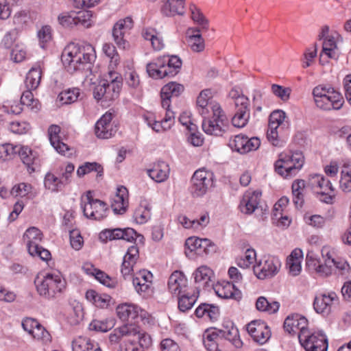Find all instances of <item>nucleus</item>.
Listing matches in <instances>:
<instances>
[{"mask_svg": "<svg viewBox=\"0 0 351 351\" xmlns=\"http://www.w3.org/2000/svg\"><path fill=\"white\" fill-rule=\"evenodd\" d=\"M307 319L299 315L291 314L287 317V332L291 335H296L298 339L302 338V334L307 331Z\"/></svg>", "mask_w": 351, "mask_h": 351, "instance_id": "nucleus-19", "label": "nucleus"}, {"mask_svg": "<svg viewBox=\"0 0 351 351\" xmlns=\"http://www.w3.org/2000/svg\"><path fill=\"white\" fill-rule=\"evenodd\" d=\"M44 184L46 189L52 192L61 191L65 186L60 178L51 173H47L45 177Z\"/></svg>", "mask_w": 351, "mask_h": 351, "instance_id": "nucleus-44", "label": "nucleus"}, {"mask_svg": "<svg viewBox=\"0 0 351 351\" xmlns=\"http://www.w3.org/2000/svg\"><path fill=\"white\" fill-rule=\"evenodd\" d=\"M33 89H27L23 91L21 97V103L23 105H26L29 107L32 110L37 111L40 108V103L38 100L34 98V95L32 93Z\"/></svg>", "mask_w": 351, "mask_h": 351, "instance_id": "nucleus-53", "label": "nucleus"}, {"mask_svg": "<svg viewBox=\"0 0 351 351\" xmlns=\"http://www.w3.org/2000/svg\"><path fill=\"white\" fill-rule=\"evenodd\" d=\"M184 91V86L176 82H169L165 85L160 93L162 97H178Z\"/></svg>", "mask_w": 351, "mask_h": 351, "instance_id": "nucleus-47", "label": "nucleus"}, {"mask_svg": "<svg viewBox=\"0 0 351 351\" xmlns=\"http://www.w3.org/2000/svg\"><path fill=\"white\" fill-rule=\"evenodd\" d=\"M131 328L135 330V334H131V337L135 338L134 341L137 340L142 348H148L151 346L152 341L150 335L144 331H142L139 327L131 324Z\"/></svg>", "mask_w": 351, "mask_h": 351, "instance_id": "nucleus-46", "label": "nucleus"}, {"mask_svg": "<svg viewBox=\"0 0 351 351\" xmlns=\"http://www.w3.org/2000/svg\"><path fill=\"white\" fill-rule=\"evenodd\" d=\"M305 182L303 180H296L292 184L293 201L297 207H302L304 203L303 191Z\"/></svg>", "mask_w": 351, "mask_h": 351, "instance_id": "nucleus-42", "label": "nucleus"}, {"mask_svg": "<svg viewBox=\"0 0 351 351\" xmlns=\"http://www.w3.org/2000/svg\"><path fill=\"white\" fill-rule=\"evenodd\" d=\"M221 339L228 340L236 348H241L243 344L237 328L231 322H226L221 328L208 332L204 338V346L208 351H221L218 349V341Z\"/></svg>", "mask_w": 351, "mask_h": 351, "instance_id": "nucleus-2", "label": "nucleus"}, {"mask_svg": "<svg viewBox=\"0 0 351 351\" xmlns=\"http://www.w3.org/2000/svg\"><path fill=\"white\" fill-rule=\"evenodd\" d=\"M23 238L27 241L28 251L36 253L38 243L42 240L41 232L37 228L31 227L26 230Z\"/></svg>", "mask_w": 351, "mask_h": 351, "instance_id": "nucleus-37", "label": "nucleus"}, {"mask_svg": "<svg viewBox=\"0 0 351 351\" xmlns=\"http://www.w3.org/2000/svg\"><path fill=\"white\" fill-rule=\"evenodd\" d=\"M95 58V50L91 45L80 47L71 45L64 49L62 62L70 73L79 71L84 73L87 77V73H91Z\"/></svg>", "mask_w": 351, "mask_h": 351, "instance_id": "nucleus-1", "label": "nucleus"}, {"mask_svg": "<svg viewBox=\"0 0 351 351\" xmlns=\"http://www.w3.org/2000/svg\"><path fill=\"white\" fill-rule=\"evenodd\" d=\"M213 173L205 169L195 171L191 178V193L194 197L204 196L213 186Z\"/></svg>", "mask_w": 351, "mask_h": 351, "instance_id": "nucleus-10", "label": "nucleus"}, {"mask_svg": "<svg viewBox=\"0 0 351 351\" xmlns=\"http://www.w3.org/2000/svg\"><path fill=\"white\" fill-rule=\"evenodd\" d=\"M122 85V77L114 70H110L106 78L100 80L93 89V96L97 101H111L119 95Z\"/></svg>", "mask_w": 351, "mask_h": 351, "instance_id": "nucleus-3", "label": "nucleus"}, {"mask_svg": "<svg viewBox=\"0 0 351 351\" xmlns=\"http://www.w3.org/2000/svg\"><path fill=\"white\" fill-rule=\"evenodd\" d=\"M23 162L27 166L29 173L35 171L36 167H38L39 165V159L37 156V154L31 150V153Z\"/></svg>", "mask_w": 351, "mask_h": 351, "instance_id": "nucleus-64", "label": "nucleus"}, {"mask_svg": "<svg viewBox=\"0 0 351 351\" xmlns=\"http://www.w3.org/2000/svg\"><path fill=\"white\" fill-rule=\"evenodd\" d=\"M41 63H36L29 71L25 80V85L27 89H36L40 83L42 77Z\"/></svg>", "mask_w": 351, "mask_h": 351, "instance_id": "nucleus-34", "label": "nucleus"}, {"mask_svg": "<svg viewBox=\"0 0 351 351\" xmlns=\"http://www.w3.org/2000/svg\"><path fill=\"white\" fill-rule=\"evenodd\" d=\"M323 39L322 53L320 55V59L323 53L330 58L337 59L339 56V51L334 36H327Z\"/></svg>", "mask_w": 351, "mask_h": 351, "instance_id": "nucleus-41", "label": "nucleus"}, {"mask_svg": "<svg viewBox=\"0 0 351 351\" xmlns=\"http://www.w3.org/2000/svg\"><path fill=\"white\" fill-rule=\"evenodd\" d=\"M304 222L315 228H322L324 227L326 219L319 215H310L308 213L304 215Z\"/></svg>", "mask_w": 351, "mask_h": 351, "instance_id": "nucleus-57", "label": "nucleus"}, {"mask_svg": "<svg viewBox=\"0 0 351 351\" xmlns=\"http://www.w3.org/2000/svg\"><path fill=\"white\" fill-rule=\"evenodd\" d=\"M285 112L282 110H275L269 115L267 138L275 147H282L284 141L279 139L277 129L283 123Z\"/></svg>", "mask_w": 351, "mask_h": 351, "instance_id": "nucleus-12", "label": "nucleus"}, {"mask_svg": "<svg viewBox=\"0 0 351 351\" xmlns=\"http://www.w3.org/2000/svg\"><path fill=\"white\" fill-rule=\"evenodd\" d=\"M92 12L88 10L64 12L58 16V21L64 27L80 26L84 28L91 27Z\"/></svg>", "mask_w": 351, "mask_h": 351, "instance_id": "nucleus-8", "label": "nucleus"}, {"mask_svg": "<svg viewBox=\"0 0 351 351\" xmlns=\"http://www.w3.org/2000/svg\"><path fill=\"white\" fill-rule=\"evenodd\" d=\"M18 146L10 143L0 145V159L6 160L12 158L17 154Z\"/></svg>", "mask_w": 351, "mask_h": 351, "instance_id": "nucleus-56", "label": "nucleus"}, {"mask_svg": "<svg viewBox=\"0 0 351 351\" xmlns=\"http://www.w3.org/2000/svg\"><path fill=\"white\" fill-rule=\"evenodd\" d=\"M247 330L254 341L263 345L271 337V330L268 326L261 320L252 321L247 325Z\"/></svg>", "mask_w": 351, "mask_h": 351, "instance_id": "nucleus-16", "label": "nucleus"}, {"mask_svg": "<svg viewBox=\"0 0 351 351\" xmlns=\"http://www.w3.org/2000/svg\"><path fill=\"white\" fill-rule=\"evenodd\" d=\"M190 10L193 21L201 25L202 29H208V21L203 14L194 5L190 6Z\"/></svg>", "mask_w": 351, "mask_h": 351, "instance_id": "nucleus-58", "label": "nucleus"}, {"mask_svg": "<svg viewBox=\"0 0 351 351\" xmlns=\"http://www.w3.org/2000/svg\"><path fill=\"white\" fill-rule=\"evenodd\" d=\"M304 163V157L301 152H294L287 158V178L295 176Z\"/></svg>", "mask_w": 351, "mask_h": 351, "instance_id": "nucleus-29", "label": "nucleus"}, {"mask_svg": "<svg viewBox=\"0 0 351 351\" xmlns=\"http://www.w3.org/2000/svg\"><path fill=\"white\" fill-rule=\"evenodd\" d=\"M195 282L199 284V286L203 287L209 286V282L213 277V272L208 267L202 265L199 267L193 273Z\"/></svg>", "mask_w": 351, "mask_h": 351, "instance_id": "nucleus-38", "label": "nucleus"}, {"mask_svg": "<svg viewBox=\"0 0 351 351\" xmlns=\"http://www.w3.org/2000/svg\"><path fill=\"white\" fill-rule=\"evenodd\" d=\"M250 101L247 97H239L236 100L235 114L232 119V125L243 128L250 118Z\"/></svg>", "mask_w": 351, "mask_h": 351, "instance_id": "nucleus-15", "label": "nucleus"}, {"mask_svg": "<svg viewBox=\"0 0 351 351\" xmlns=\"http://www.w3.org/2000/svg\"><path fill=\"white\" fill-rule=\"evenodd\" d=\"M182 66V60L177 56H164L147 64L148 75L155 79L173 77Z\"/></svg>", "mask_w": 351, "mask_h": 351, "instance_id": "nucleus-4", "label": "nucleus"}, {"mask_svg": "<svg viewBox=\"0 0 351 351\" xmlns=\"http://www.w3.org/2000/svg\"><path fill=\"white\" fill-rule=\"evenodd\" d=\"M135 333V330L131 328V324H125L118 328L114 329L113 332L110 335L109 340L112 343H117L123 337H131V334Z\"/></svg>", "mask_w": 351, "mask_h": 351, "instance_id": "nucleus-43", "label": "nucleus"}, {"mask_svg": "<svg viewBox=\"0 0 351 351\" xmlns=\"http://www.w3.org/2000/svg\"><path fill=\"white\" fill-rule=\"evenodd\" d=\"M308 184L317 193L323 197L322 201L328 204L331 203L334 197V189L329 180H326L319 174L311 175L308 180Z\"/></svg>", "mask_w": 351, "mask_h": 351, "instance_id": "nucleus-13", "label": "nucleus"}, {"mask_svg": "<svg viewBox=\"0 0 351 351\" xmlns=\"http://www.w3.org/2000/svg\"><path fill=\"white\" fill-rule=\"evenodd\" d=\"M261 145L259 138L252 137L249 138L243 135H237L229 143L230 147L240 154H245L251 151L256 150Z\"/></svg>", "mask_w": 351, "mask_h": 351, "instance_id": "nucleus-17", "label": "nucleus"}, {"mask_svg": "<svg viewBox=\"0 0 351 351\" xmlns=\"http://www.w3.org/2000/svg\"><path fill=\"white\" fill-rule=\"evenodd\" d=\"M75 166L72 163H68L65 167H60L58 169L60 178L63 181L64 185L71 182L72 174L74 171Z\"/></svg>", "mask_w": 351, "mask_h": 351, "instance_id": "nucleus-60", "label": "nucleus"}, {"mask_svg": "<svg viewBox=\"0 0 351 351\" xmlns=\"http://www.w3.org/2000/svg\"><path fill=\"white\" fill-rule=\"evenodd\" d=\"M151 217V208L148 204L141 205L134 213V220L137 223L143 224Z\"/></svg>", "mask_w": 351, "mask_h": 351, "instance_id": "nucleus-50", "label": "nucleus"}, {"mask_svg": "<svg viewBox=\"0 0 351 351\" xmlns=\"http://www.w3.org/2000/svg\"><path fill=\"white\" fill-rule=\"evenodd\" d=\"M34 283L38 294L47 300H52L59 295L66 289V280L59 274H47L38 276Z\"/></svg>", "mask_w": 351, "mask_h": 351, "instance_id": "nucleus-5", "label": "nucleus"}, {"mask_svg": "<svg viewBox=\"0 0 351 351\" xmlns=\"http://www.w3.org/2000/svg\"><path fill=\"white\" fill-rule=\"evenodd\" d=\"M93 343L88 337L78 336L72 341V351H89Z\"/></svg>", "mask_w": 351, "mask_h": 351, "instance_id": "nucleus-49", "label": "nucleus"}, {"mask_svg": "<svg viewBox=\"0 0 351 351\" xmlns=\"http://www.w3.org/2000/svg\"><path fill=\"white\" fill-rule=\"evenodd\" d=\"M198 28H189L186 32L187 43L195 52H200L204 49V41Z\"/></svg>", "mask_w": 351, "mask_h": 351, "instance_id": "nucleus-36", "label": "nucleus"}, {"mask_svg": "<svg viewBox=\"0 0 351 351\" xmlns=\"http://www.w3.org/2000/svg\"><path fill=\"white\" fill-rule=\"evenodd\" d=\"M338 297L335 292L323 293L317 295L313 302V307L317 313L328 315L331 311V306Z\"/></svg>", "mask_w": 351, "mask_h": 351, "instance_id": "nucleus-22", "label": "nucleus"}, {"mask_svg": "<svg viewBox=\"0 0 351 351\" xmlns=\"http://www.w3.org/2000/svg\"><path fill=\"white\" fill-rule=\"evenodd\" d=\"M81 208L86 217L95 220L106 217L108 210L107 204L101 200L94 199L90 191L86 193L85 199H82Z\"/></svg>", "mask_w": 351, "mask_h": 351, "instance_id": "nucleus-9", "label": "nucleus"}, {"mask_svg": "<svg viewBox=\"0 0 351 351\" xmlns=\"http://www.w3.org/2000/svg\"><path fill=\"white\" fill-rule=\"evenodd\" d=\"M210 95L211 92L209 90H204L199 93L197 99V109L201 116H205L207 114L210 113L215 106H219V104L217 103L213 104L208 102V100L211 97Z\"/></svg>", "mask_w": 351, "mask_h": 351, "instance_id": "nucleus-35", "label": "nucleus"}, {"mask_svg": "<svg viewBox=\"0 0 351 351\" xmlns=\"http://www.w3.org/2000/svg\"><path fill=\"white\" fill-rule=\"evenodd\" d=\"M138 237L141 238V241L143 239V235L138 234L133 228H130L124 229H106L99 233V239L103 242H106L108 240L112 241L115 239H123L132 242Z\"/></svg>", "mask_w": 351, "mask_h": 351, "instance_id": "nucleus-14", "label": "nucleus"}, {"mask_svg": "<svg viewBox=\"0 0 351 351\" xmlns=\"http://www.w3.org/2000/svg\"><path fill=\"white\" fill-rule=\"evenodd\" d=\"M216 247L215 244L208 239H201V245L198 247L197 254L198 255H207L210 253L215 252Z\"/></svg>", "mask_w": 351, "mask_h": 351, "instance_id": "nucleus-61", "label": "nucleus"}, {"mask_svg": "<svg viewBox=\"0 0 351 351\" xmlns=\"http://www.w3.org/2000/svg\"><path fill=\"white\" fill-rule=\"evenodd\" d=\"M313 95L316 106L324 110H339L344 103L340 93L326 86H316Z\"/></svg>", "mask_w": 351, "mask_h": 351, "instance_id": "nucleus-7", "label": "nucleus"}, {"mask_svg": "<svg viewBox=\"0 0 351 351\" xmlns=\"http://www.w3.org/2000/svg\"><path fill=\"white\" fill-rule=\"evenodd\" d=\"M255 306L258 311L271 315L278 311L280 305L277 301L270 302L265 297L260 296L257 298Z\"/></svg>", "mask_w": 351, "mask_h": 351, "instance_id": "nucleus-39", "label": "nucleus"}, {"mask_svg": "<svg viewBox=\"0 0 351 351\" xmlns=\"http://www.w3.org/2000/svg\"><path fill=\"white\" fill-rule=\"evenodd\" d=\"M322 254L323 256L325 257L324 264H319L315 258H313L312 256H310L308 254L306 256V261L307 264H308L310 261H312L317 273L322 276H328L331 274L333 271L335 258L332 257L328 252L324 255V251H322Z\"/></svg>", "mask_w": 351, "mask_h": 351, "instance_id": "nucleus-27", "label": "nucleus"}, {"mask_svg": "<svg viewBox=\"0 0 351 351\" xmlns=\"http://www.w3.org/2000/svg\"><path fill=\"white\" fill-rule=\"evenodd\" d=\"M128 190L121 186L117 188L116 194L111 200V207L115 214H123L128 206Z\"/></svg>", "mask_w": 351, "mask_h": 351, "instance_id": "nucleus-24", "label": "nucleus"}, {"mask_svg": "<svg viewBox=\"0 0 351 351\" xmlns=\"http://www.w3.org/2000/svg\"><path fill=\"white\" fill-rule=\"evenodd\" d=\"M60 128L57 125H52L48 129L49 139L53 147L61 155L70 157L73 149L60 140Z\"/></svg>", "mask_w": 351, "mask_h": 351, "instance_id": "nucleus-20", "label": "nucleus"}, {"mask_svg": "<svg viewBox=\"0 0 351 351\" xmlns=\"http://www.w3.org/2000/svg\"><path fill=\"white\" fill-rule=\"evenodd\" d=\"M80 95L79 88H74L62 91L58 97L62 104H70L76 101Z\"/></svg>", "mask_w": 351, "mask_h": 351, "instance_id": "nucleus-48", "label": "nucleus"}, {"mask_svg": "<svg viewBox=\"0 0 351 351\" xmlns=\"http://www.w3.org/2000/svg\"><path fill=\"white\" fill-rule=\"evenodd\" d=\"M302 260V251L298 248L293 250L291 254L287 257V269L289 276L295 277L300 274Z\"/></svg>", "mask_w": 351, "mask_h": 351, "instance_id": "nucleus-25", "label": "nucleus"}, {"mask_svg": "<svg viewBox=\"0 0 351 351\" xmlns=\"http://www.w3.org/2000/svg\"><path fill=\"white\" fill-rule=\"evenodd\" d=\"M32 189L31 184L21 182L12 186L10 190V195L14 197H23L31 192Z\"/></svg>", "mask_w": 351, "mask_h": 351, "instance_id": "nucleus-55", "label": "nucleus"}, {"mask_svg": "<svg viewBox=\"0 0 351 351\" xmlns=\"http://www.w3.org/2000/svg\"><path fill=\"white\" fill-rule=\"evenodd\" d=\"M185 0H165L161 8L162 13L167 16H182L185 12Z\"/></svg>", "mask_w": 351, "mask_h": 351, "instance_id": "nucleus-30", "label": "nucleus"}, {"mask_svg": "<svg viewBox=\"0 0 351 351\" xmlns=\"http://www.w3.org/2000/svg\"><path fill=\"white\" fill-rule=\"evenodd\" d=\"M186 282L187 280L182 272L179 271H174L170 276L168 281L169 291L172 294L180 295L186 287Z\"/></svg>", "mask_w": 351, "mask_h": 351, "instance_id": "nucleus-32", "label": "nucleus"}, {"mask_svg": "<svg viewBox=\"0 0 351 351\" xmlns=\"http://www.w3.org/2000/svg\"><path fill=\"white\" fill-rule=\"evenodd\" d=\"M170 169L169 165L164 161H158L153 167L147 170L148 176L156 182L165 181L169 175Z\"/></svg>", "mask_w": 351, "mask_h": 351, "instance_id": "nucleus-31", "label": "nucleus"}, {"mask_svg": "<svg viewBox=\"0 0 351 351\" xmlns=\"http://www.w3.org/2000/svg\"><path fill=\"white\" fill-rule=\"evenodd\" d=\"M69 232L71 247L75 250H80L83 245L84 241L80 232L75 230H69Z\"/></svg>", "mask_w": 351, "mask_h": 351, "instance_id": "nucleus-63", "label": "nucleus"}, {"mask_svg": "<svg viewBox=\"0 0 351 351\" xmlns=\"http://www.w3.org/2000/svg\"><path fill=\"white\" fill-rule=\"evenodd\" d=\"M285 208V198L282 197L274 206L272 210V222L278 226L284 228L285 216L284 210Z\"/></svg>", "mask_w": 351, "mask_h": 351, "instance_id": "nucleus-40", "label": "nucleus"}, {"mask_svg": "<svg viewBox=\"0 0 351 351\" xmlns=\"http://www.w3.org/2000/svg\"><path fill=\"white\" fill-rule=\"evenodd\" d=\"M102 50L104 53L110 58L109 71L114 70L120 61V58L115 47L111 43H105L103 45Z\"/></svg>", "mask_w": 351, "mask_h": 351, "instance_id": "nucleus-45", "label": "nucleus"}, {"mask_svg": "<svg viewBox=\"0 0 351 351\" xmlns=\"http://www.w3.org/2000/svg\"><path fill=\"white\" fill-rule=\"evenodd\" d=\"M279 268L278 261L273 258H269L254 266L253 270L258 278L263 280L274 276L277 274Z\"/></svg>", "mask_w": 351, "mask_h": 351, "instance_id": "nucleus-21", "label": "nucleus"}, {"mask_svg": "<svg viewBox=\"0 0 351 351\" xmlns=\"http://www.w3.org/2000/svg\"><path fill=\"white\" fill-rule=\"evenodd\" d=\"M261 197V193L258 191L245 193L239 204L240 210L247 215L253 213L258 208Z\"/></svg>", "mask_w": 351, "mask_h": 351, "instance_id": "nucleus-23", "label": "nucleus"}, {"mask_svg": "<svg viewBox=\"0 0 351 351\" xmlns=\"http://www.w3.org/2000/svg\"><path fill=\"white\" fill-rule=\"evenodd\" d=\"M203 117L202 129L207 134L222 136L230 128L229 120L220 106Z\"/></svg>", "mask_w": 351, "mask_h": 351, "instance_id": "nucleus-6", "label": "nucleus"}, {"mask_svg": "<svg viewBox=\"0 0 351 351\" xmlns=\"http://www.w3.org/2000/svg\"><path fill=\"white\" fill-rule=\"evenodd\" d=\"M112 114L106 112L95 124V134L99 138H109L117 131V127L112 123Z\"/></svg>", "mask_w": 351, "mask_h": 351, "instance_id": "nucleus-18", "label": "nucleus"}, {"mask_svg": "<svg viewBox=\"0 0 351 351\" xmlns=\"http://www.w3.org/2000/svg\"><path fill=\"white\" fill-rule=\"evenodd\" d=\"M114 326V321L112 319L105 320H93L89 324V329L97 332H107Z\"/></svg>", "mask_w": 351, "mask_h": 351, "instance_id": "nucleus-52", "label": "nucleus"}, {"mask_svg": "<svg viewBox=\"0 0 351 351\" xmlns=\"http://www.w3.org/2000/svg\"><path fill=\"white\" fill-rule=\"evenodd\" d=\"M197 298L196 293L191 295L188 294L182 295L178 299V308L180 311L185 312L191 309L195 303Z\"/></svg>", "mask_w": 351, "mask_h": 351, "instance_id": "nucleus-54", "label": "nucleus"}, {"mask_svg": "<svg viewBox=\"0 0 351 351\" xmlns=\"http://www.w3.org/2000/svg\"><path fill=\"white\" fill-rule=\"evenodd\" d=\"M32 336L34 339L40 341L45 344L51 342V335L40 324L36 328Z\"/></svg>", "mask_w": 351, "mask_h": 351, "instance_id": "nucleus-59", "label": "nucleus"}, {"mask_svg": "<svg viewBox=\"0 0 351 351\" xmlns=\"http://www.w3.org/2000/svg\"><path fill=\"white\" fill-rule=\"evenodd\" d=\"M152 274L147 270L140 271L139 273L133 278L132 282L134 287H137L139 284L152 283Z\"/></svg>", "mask_w": 351, "mask_h": 351, "instance_id": "nucleus-62", "label": "nucleus"}, {"mask_svg": "<svg viewBox=\"0 0 351 351\" xmlns=\"http://www.w3.org/2000/svg\"><path fill=\"white\" fill-rule=\"evenodd\" d=\"M215 290L217 295L221 298L239 301L242 297L241 291L235 288L234 284L232 282H227L224 285H218Z\"/></svg>", "mask_w": 351, "mask_h": 351, "instance_id": "nucleus-33", "label": "nucleus"}, {"mask_svg": "<svg viewBox=\"0 0 351 351\" xmlns=\"http://www.w3.org/2000/svg\"><path fill=\"white\" fill-rule=\"evenodd\" d=\"M139 257L138 248L136 245L130 246L123 257L121 265V274L125 278L126 276L132 274L133 267Z\"/></svg>", "mask_w": 351, "mask_h": 351, "instance_id": "nucleus-26", "label": "nucleus"}, {"mask_svg": "<svg viewBox=\"0 0 351 351\" xmlns=\"http://www.w3.org/2000/svg\"><path fill=\"white\" fill-rule=\"evenodd\" d=\"M302 335L298 341L306 351H327L328 339L322 332H311L307 330Z\"/></svg>", "mask_w": 351, "mask_h": 351, "instance_id": "nucleus-11", "label": "nucleus"}, {"mask_svg": "<svg viewBox=\"0 0 351 351\" xmlns=\"http://www.w3.org/2000/svg\"><path fill=\"white\" fill-rule=\"evenodd\" d=\"M97 172V176H101L103 173L102 167L97 162H86L83 165L78 167L77 170V175L78 177L82 178L84 175L91 172Z\"/></svg>", "mask_w": 351, "mask_h": 351, "instance_id": "nucleus-51", "label": "nucleus"}, {"mask_svg": "<svg viewBox=\"0 0 351 351\" xmlns=\"http://www.w3.org/2000/svg\"><path fill=\"white\" fill-rule=\"evenodd\" d=\"M142 313L143 311L133 304H121L117 307V316L123 322L134 320L139 315L142 317Z\"/></svg>", "mask_w": 351, "mask_h": 351, "instance_id": "nucleus-28", "label": "nucleus"}]
</instances>
